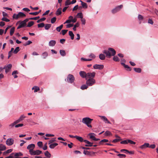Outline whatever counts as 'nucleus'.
I'll use <instances>...</instances> for the list:
<instances>
[{
    "label": "nucleus",
    "mask_w": 158,
    "mask_h": 158,
    "mask_svg": "<svg viewBox=\"0 0 158 158\" xmlns=\"http://www.w3.org/2000/svg\"><path fill=\"white\" fill-rule=\"evenodd\" d=\"M102 52L106 54V57L110 58L112 56H114L116 54V51L112 48H109L108 50H104Z\"/></svg>",
    "instance_id": "f257e3e1"
},
{
    "label": "nucleus",
    "mask_w": 158,
    "mask_h": 158,
    "mask_svg": "<svg viewBox=\"0 0 158 158\" xmlns=\"http://www.w3.org/2000/svg\"><path fill=\"white\" fill-rule=\"evenodd\" d=\"M26 15L23 13L22 12H19L18 14H14L13 15V19H18L19 18H22L26 17Z\"/></svg>",
    "instance_id": "f03ea898"
},
{
    "label": "nucleus",
    "mask_w": 158,
    "mask_h": 158,
    "mask_svg": "<svg viewBox=\"0 0 158 158\" xmlns=\"http://www.w3.org/2000/svg\"><path fill=\"white\" fill-rule=\"evenodd\" d=\"M93 120V119H92L90 118L89 117H85L82 119V122L83 123L87 125L91 123Z\"/></svg>",
    "instance_id": "7ed1b4c3"
},
{
    "label": "nucleus",
    "mask_w": 158,
    "mask_h": 158,
    "mask_svg": "<svg viewBox=\"0 0 158 158\" xmlns=\"http://www.w3.org/2000/svg\"><path fill=\"white\" fill-rule=\"evenodd\" d=\"M95 83V80L94 78L88 79L86 81L87 86H92Z\"/></svg>",
    "instance_id": "20e7f679"
},
{
    "label": "nucleus",
    "mask_w": 158,
    "mask_h": 158,
    "mask_svg": "<svg viewBox=\"0 0 158 158\" xmlns=\"http://www.w3.org/2000/svg\"><path fill=\"white\" fill-rule=\"evenodd\" d=\"M74 80L75 78L73 75H68L67 78V81L68 82L72 83L74 81Z\"/></svg>",
    "instance_id": "39448f33"
},
{
    "label": "nucleus",
    "mask_w": 158,
    "mask_h": 158,
    "mask_svg": "<svg viewBox=\"0 0 158 158\" xmlns=\"http://www.w3.org/2000/svg\"><path fill=\"white\" fill-rule=\"evenodd\" d=\"M123 7V5H122L118 6L112 10L111 12L113 14H114L119 11Z\"/></svg>",
    "instance_id": "423d86ee"
},
{
    "label": "nucleus",
    "mask_w": 158,
    "mask_h": 158,
    "mask_svg": "<svg viewBox=\"0 0 158 158\" xmlns=\"http://www.w3.org/2000/svg\"><path fill=\"white\" fill-rule=\"evenodd\" d=\"M96 73L95 72L88 73H87L86 80L87 79L94 78L95 77Z\"/></svg>",
    "instance_id": "0eeeda50"
},
{
    "label": "nucleus",
    "mask_w": 158,
    "mask_h": 158,
    "mask_svg": "<svg viewBox=\"0 0 158 158\" xmlns=\"http://www.w3.org/2000/svg\"><path fill=\"white\" fill-rule=\"evenodd\" d=\"M35 148V145L34 144H31L29 145L27 147V148L29 150V152L30 154L32 152L33 150Z\"/></svg>",
    "instance_id": "6e6552de"
},
{
    "label": "nucleus",
    "mask_w": 158,
    "mask_h": 158,
    "mask_svg": "<svg viewBox=\"0 0 158 158\" xmlns=\"http://www.w3.org/2000/svg\"><path fill=\"white\" fill-rule=\"evenodd\" d=\"M42 153V152L37 150L36 151L33 150L30 154L31 155H39Z\"/></svg>",
    "instance_id": "1a4fd4ad"
},
{
    "label": "nucleus",
    "mask_w": 158,
    "mask_h": 158,
    "mask_svg": "<svg viewBox=\"0 0 158 158\" xmlns=\"http://www.w3.org/2000/svg\"><path fill=\"white\" fill-rule=\"evenodd\" d=\"M14 140L13 139H8L6 141V143L8 146H10L14 143Z\"/></svg>",
    "instance_id": "9d476101"
},
{
    "label": "nucleus",
    "mask_w": 158,
    "mask_h": 158,
    "mask_svg": "<svg viewBox=\"0 0 158 158\" xmlns=\"http://www.w3.org/2000/svg\"><path fill=\"white\" fill-rule=\"evenodd\" d=\"M29 20V19H26L21 22L19 21V22H20L19 25H20L22 27H25L26 25V23Z\"/></svg>",
    "instance_id": "9b49d317"
},
{
    "label": "nucleus",
    "mask_w": 158,
    "mask_h": 158,
    "mask_svg": "<svg viewBox=\"0 0 158 158\" xmlns=\"http://www.w3.org/2000/svg\"><path fill=\"white\" fill-rule=\"evenodd\" d=\"M12 66V65L11 64H8L6 66H5L3 68V69H5V72L6 73H8L10 70Z\"/></svg>",
    "instance_id": "f8f14e48"
},
{
    "label": "nucleus",
    "mask_w": 158,
    "mask_h": 158,
    "mask_svg": "<svg viewBox=\"0 0 158 158\" xmlns=\"http://www.w3.org/2000/svg\"><path fill=\"white\" fill-rule=\"evenodd\" d=\"M93 68L95 69H102L104 68L103 65L96 64L93 66Z\"/></svg>",
    "instance_id": "ddd939ff"
},
{
    "label": "nucleus",
    "mask_w": 158,
    "mask_h": 158,
    "mask_svg": "<svg viewBox=\"0 0 158 158\" xmlns=\"http://www.w3.org/2000/svg\"><path fill=\"white\" fill-rule=\"evenodd\" d=\"M80 76L83 78H85L86 80L87 73L84 71H81L79 73Z\"/></svg>",
    "instance_id": "4468645a"
},
{
    "label": "nucleus",
    "mask_w": 158,
    "mask_h": 158,
    "mask_svg": "<svg viewBox=\"0 0 158 158\" xmlns=\"http://www.w3.org/2000/svg\"><path fill=\"white\" fill-rule=\"evenodd\" d=\"M83 153L85 155L91 156L94 155L95 152H90L87 150H84L83 151Z\"/></svg>",
    "instance_id": "2eb2a0df"
},
{
    "label": "nucleus",
    "mask_w": 158,
    "mask_h": 158,
    "mask_svg": "<svg viewBox=\"0 0 158 158\" xmlns=\"http://www.w3.org/2000/svg\"><path fill=\"white\" fill-rule=\"evenodd\" d=\"M99 116L101 118V119L105 122V123H107L109 124L111 123L108 120L107 118L105 116Z\"/></svg>",
    "instance_id": "dca6fc26"
},
{
    "label": "nucleus",
    "mask_w": 158,
    "mask_h": 158,
    "mask_svg": "<svg viewBox=\"0 0 158 158\" xmlns=\"http://www.w3.org/2000/svg\"><path fill=\"white\" fill-rule=\"evenodd\" d=\"M149 144L148 143H145L143 145L141 146L140 147L141 149H144L146 148L149 147Z\"/></svg>",
    "instance_id": "f3484780"
},
{
    "label": "nucleus",
    "mask_w": 158,
    "mask_h": 158,
    "mask_svg": "<svg viewBox=\"0 0 158 158\" xmlns=\"http://www.w3.org/2000/svg\"><path fill=\"white\" fill-rule=\"evenodd\" d=\"M121 64L123 65L125 68L127 69V70L129 71H131V68H130L128 65L125 64L124 63H121Z\"/></svg>",
    "instance_id": "a211bd4d"
},
{
    "label": "nucleus",
    "mask_w": 158,
    "mask_h": 158,
    "mask_svg": "<svg viewBox=\"0 0 158 158\" xmlns=\"http://www.w3.org/2000/svg\"><path fill=\"white\" fill-rule=\"evenodd\" d=\"M56 44V42L54 40H51L49 43V45L50 46H54Z\"/></svg>",
    "instance_id": "6ab92c4d"
},
{
    "label": "nucleus",
    "mask_w": 158,
    "mask_h": 158,
    "mask_svg": "<svg viewBox=\"0 0 158 158\" xmlns=\"http://www.w3.org/2000/svg\"><path fill=\"white\" fill-rule=\"evenodd\" d=\"M61 10L62 9L61 8H59L56 10V15L58 16L60 15L61 14Z\"/></svg>",
    "instance_id": "aec40b11"
},
{
    "label": "nucleus",
    "mask_w": 158,
    "mask_h": 158,
    "mask_svg": "<svg viewBox=\"0 0 158 158\" xmlns=\"http://www.w3.org/2000/svg\"><path fill=\"white\" fill-rule=\"evenodd\" d=\"M80 2H81V5L83 8L86 9L87 8V5L86 3L83 2L81 0H80Z\"/></svg>",
    "instance_id": "412c9836"
},
{
    "label": "nucleus",
    "mask_w": 158,
    "mask_h": 158,
    "mask_svg": "<svg viewBox=\"0 0 158 158\" xmlns=\"http://www.w3.org/2000/svg\"><path fill=\"white\" fill-rule=\"evenodd\" d=\"M6 149V146L2 144H0V150L4 151Z\"/></svg>",
    "instance_id": "4be33fe9"
},
{
    "label": "nucleus",
    "mask_w": 158,
    "mask_h": 158,
    "mask_svg": "<svg viewBox=\"0 0 158 158\" xmlns=\"http://www.w3.org/2000/svg\"><path fill=\"white\" fill-rule=\"evenodd\" d=\"M58 144L57 143H55L51 144L49 145V148L51 149L54 148L55 147L57 146Z\"/></svg>",
    "instance_id": "5701e85b"
},
{
    "label": "nucleus",
    "mask_w": 158,
    "mask_h": 158,
    "mask_svg": "<svg viewBox=\"0 0 158 158\" xmlns=\"http://www.w3.org/2000/svg\"><path fill=\"white\" fill-rule=\"evenodd\" d=\"M60 55L63 56H65L66 53L65 51L63 50H60Z\"/></svg>",
    "instance_id": "b1692460"
},
{
    "label": "nucleus",
    "mask_w": 158,
    "mask_h": 158,
    "mask_svg": "<svg viewBox=\"0 0 158 158\" xmlns=\"http://www.w3.org/2000/svg\"><path fill=\"white\" fill-rule=\"evenodd\" d=\"M32 89L33 90H34V92H37L39 90H40V88L36 86H34L32 88Z\"/></svg>",
    "instance_id": "393cba45"
},
{
    "label": "nucleus",
    "mask_w": 158,
    "mask_h": 158,
    "mask_svg": "<svg viewBox=\"0 0 158 158\" xmlns=\"http://www.w3.org/2000/svg\"><path fill=\"white\" fill-rule=\"evenodd\" d=\"M69 35L71 37V39L72 40H73L74 39V35L73 33V32L71 31H69Z\"/></svg>",
    "instance_id": "a878e982"
},
{
    "label": "nucleus",
    "mask_w": 158,
    "mask_h": 158,
    "mask_svg": "<svg viewBox=\"0 0 158 158\" xmlns=\"http://www.w3.org/2000/svg\"><path fill=\"white\" fill-rule=\"evenodd\" d=\"M99 58L101 60H104L105 59V56L103 54H100L99 55Z\"/></svg>",
    "instance_id": "bb28decb"
},
{
    "label": "nucleus",
    "mask_w": 158,
    "mask_h": 158,
    "mask_svg": "<svg viewBox=\"0 0 158 158\" xmlns=\"http://www.w3.org/2000/svg\"><path fill=\"white\" fill-rule=\"evenodd\" d=\"M52 25L50 24H46L45 25L44 28L45 30H48L51 27Z\"/></svg>",
    "instance_id": "cd10ccee"
},
{
    "label": "nucleus",
    "mask_w": 158,
    "mask_h": 158,
    "mask_svg": "<svg viewBox=\"0 0 158 158\" xmlns=\"http://www.w3.org/2000/svg\"><path fill=\"white\" fill-rule=\"evenodd\" d=\"M44 155L46 156L49 158H50L51 156V154L48 151H46L45 152Z\"/></svg>",
    "instance_id": "c85d7f7f"
},
{
    "label": "nucleus",
    "mask_w": 158,
    "mask_h": 158,
    "mask_svg": "<svg viewBox=\"0 0 158 158\" xmlns=\"http://www.w3.org/2000/svg\"><path fill=\"white\" fill-rule=\"evenodd\" d=\"M76 139L80 142H82L84 141V139L82 137L77 135L76 137Z\"/></svg>",
    "instance_id": "c756f323"
},
{
    "label": "nucleus",
    "mask_w": 158,
    "mask_h": 158,
    "mask_svg": "<svg viewBox=\"0 0 158 158\" xmlns=\"http://www.w3.org/2000/svg\"><path fill=\"white\" fill-rule=\"evenodd\" d=\"M93 134H94L92 133H90L89 134V135L90 136V139H92L94 140L95 141V140H96V138L93 135Z\"/></svg>",
    "instance_id": "7c9ffc66"
},
{
    "label": "nucleus",
    "mask_w": 158,
    "mask_h": 158,
    "mask_svg": "<svg viewBox=\"0 0 158 158\" xmlns=\"http://www.w3.org/2000/svg\"><path fill=\"white\" fill-rule=\"evenodd\" d=\"M63 25L62 24L60 25V26L57 27L56 28V30L58 32H60L61 30V29L63 28Z\"/></svg>",
    "instance_id": "2f4dec72"
},
{
    "label": "nucleus",
    "mask_w": 158,
    "mask_h": 158,
    "mask_svg": "<svg viewBox=\"0 0 158 158\" xmlns=\"http://www.w3.org/2000/svg\"><path fill=\"white\" fill-rule=\"evenodd\" d=\"M48 53L47 52H44L42 53V56H43L44 59H45L48 56Z\"/></svg>",
    "instance_id": "473e14b6"
},
{
    "label": "nucleus",
    "mask_w": 158,
    "mask_h": 158,
    "mask_svg": "<svg viewBox=\"0 0 158 158\" xmlns=\"http://www.w3.org/2000/svg\"><path fill=\"white\" fill-rule=\"evenodd\" d=\"M15 30V27H13L11 28L10 30V35H12L13 34H14Z\"/></svg>",
    "instance_id": "72a5a7b5"
},
{
    "label": "nucleus",
    "mask_w": 158,
    "mask_h": 158,
    "mask_svg": "<svg viewBox=\"0 0 158 158\" xmlns=\"http://www.w3.org/2000/svg\"><path fill=\"white\" fill-rule=\"evenodd\" d=\"M79 23L78 22H77V23H76L75 24V25H74V27L73 28V30L74 31H76V27H78L79 26Z\"/></svg>",
    "instance_id": "f704fd0d"
},
{
    "label": "nucleus",
    "mask_w": 158,
    "mask_h": 158,
    "mask_svg": "<svg viewBox=\"0 0 158 158\" xmlns=\"http://www.w3.org/2000/svg\"><path fill=\"white\" fill-rule=\"evenodd\" d=\"M77 16L78 17V18L82 19L83 18V15L82 13H77Z\"/></svg>",
    "instance_id": "c9c22d12"
},
{
    "label": "nucleus",
    "mask_w": 158,
    "mask_h": 158,
    "mask_svg": "<svg viewBox=\"0 0 158 158\" xmlns=\"http://www.w3.org/2000/svg\"><path fill=\"white\" fill-rule=\"evenodd\" d=\"M134 69L135 71L137 73H140L141 72V69L140 68H134Z\"/></svg>",
    "instance_id": "e433bc0d"
},
{
    "label": "nucleus",
    "mask_w": 158,
    "mask_h": 158,
    "mask_svg": "<svg viewBox=\"0 0 158 158\" xmlns=\"http://www.w3.org/2000/svg\"><path fill=\"white\" fill-rule=\"evenodd\" d=\"M19 47H17L15 48V49L14 51L13 52L14 54H17L19 51Z\"/></svg>",
    "instance_id": "4c0bfd02"
},
{
    "label": "nucleus",
    "mask_w": 158,
    "mask_h": 158,
    "mask_svg": "<svg viewBox=\"0 0 158 158\" xmlns=\"http://www.w3.org/2000/svg\"><path fill=\"white\" fill-rule=\"evenodd\" d=\"M108 141H109L108 139H104L100 141L99 143L101 144H102L103 143L107 142H108Z\"/></svg>",
    "instance_id": "58836bf2"
},
{
    "label": "nucleus",
    "mask_w": 158,
    "mask_h": 158,
    "mask_svg": "<svg viewBox=\"0 0 158 158\" xmlns=\"http://www.w3.org/2000/svg\"><path fill=\"white\" fill-rule=\"evenodd\" d=\"M117 156H119L120 158H125L126 157V155L125 154H118Z\"/></svg>",
    "instance_id": "ea45409f"
},
{
    "label": "nucleus",
    "mask_w": 158,
    "mask_h": 158,
    "mask_svg": "<svg viewBox=\"0 0 158 158\" xmlns=\"http://www.w3.org/2000/svg\"><path fill=\"white\" fill-rule=\"evenodd\" d=\"M71 2L70 0H66L64 5L66 6L69 5L71 4Z\"/></svg>",
    "instance_id": "a19ab883"
},
{
    "label": "nucleus",
    "mask_w": 158,
    "mask_h": 158,
    "mask_svg": "<svg viewBox=\"0 0 158 158\" xmlns=\"http://www.w3.org/2000/svg\"><path fill=\"white\" fill-rule=\"evenodd\" d=\"M86 144H85V146L86 147H92L93 146V143H91L89 141Z\"/></svg>",
    "instance_id": "79ce46f5"
},
{
    "label": "nucleus",
    "mask_w": 158,
    "mask_h": 158,
    "mask_svg": "<svg viewBox=\"0 0 158 158\" xmlns=\"http://www.w3.org/2000/svg\"><path fill=\"white\" fill-rule=\"evenodd\" d=\"M89 57L91 58V59H94L96 57L95 55L93 53L90 54L89 56Z\"/></svg>",
    "instance_id": "37998d69"
},
{
    "label": "nucleus",
    "mask_w": 158,
    "mask_h": 158,
    "mask_svg": "<svg viewBox=\"0 0 158 158\" xmlns=\"http://www.w3.org/2000/svg\"><path fill=\"white\" fill-rule=\"evenodd\" d=\"M34 24V22L33 21H31L29 22L28 23L27 27H30L32 26Z\"/></svg>",
    "instance_id": "c03bdc74"
},
{
    "label": "nucleus",
    "mask_w": 158,
    "mask_h": 158,
    "mask_svg": "<svg viewBox=\"0 0 158 158\" xmlns=\"http://www.w3.org/2000/svg\"><path fill=\"white\" fill-rule=\"evenodd\" d=\"M88 87V86L87 85H83L81 86V89L82 90H84L85 89H87Z\"/></svg>",
    "instance_id": "a18cd8bd"
},
{
    "label": "nucleus",
    "mask_w": 158,
    "mask_h": 158,
    "mask_svg": "<svg viewBox=\"0 0 158 158\" xmlns=\"http://www.w3.org/2000/svg\"><path fill=\"white\" fill-rule=\"evenodd\" d=\"M113 60L115 61H119V59L117 56H114L113 57Z\"/></svg>",
    "instance_id": "49530a36"
},
{
    "label": "nucleus",
    "mask_w": 158,
    "mask_h": 158,
    "mask_svg": "<svg viewBox=\"0 0 158 158\" xmlns=\"http://www.w3.org/2000/svg\"><path fill=\"white\" fill-rule=\"evenodd\" d=\"M37 26L39 28L43 27L45 26V24L43 23H40L38 24Z\"/></svg>",
    "instance_id": "de8ad7c7"
},
{
    "label": "nucleus",
    "mask_w": 158,
    "mask_h": 158,
    "mask_svg": "<svg viewBox=\"0 0 158 158\" xmlns=\"http://www.w3.org/2000/svg\"><path fill=\"white\" fill-rule=\"evenodd\" d=\"M56 17H54L51 19V22L52 23H54L56 20Z\"/></svg>",
    "instance_id": "09e8293b"
},
{
    "label": "nucleus",
    "mask_w": 158,
    "mask_h": 158,
    "mask_svg": "<svg viewBox=\"0 0 158 158\" xmlns=\"http://www.w3.org/2000/svg\"><path fill=\"white\" fill-rule=\"evenodd\" d=\"M12 151V149H9L7 150H6V151L4 152H3V154L4 155H5L6 154L9 153L10 152H11Z\"/></svg>",
    "instance_id": "8fccbe9b"
},
{
    "label": "nucleus",
    "mask_w": 158,
    "mask_h": 158,
    "mask_svg": "<svg viewBox=\"0 0 158 158\" xmlns=\"http://www.w3.org/2000/svg\"><path fill=\"white\" fill-rule=\"evenodd\" d=\"M127 142L128 143H130L131 144H135L136 143L135 142L130 139H127Z\"/></svg>",
    "instance_id": "3c124183"
},
{
    "label": "nucleus",
    "mask_w": 158,
    "mask_h": 158,
    "mask_svg": "<svg viewBox=\"0 0 158 158\" xmlns=\"http://www.w3.org/2000/svg\"><path fill=\"white\" fill-rule=\"evenodd\" d=\"M105 134L106 136H109V135H111V133L110 131H107L105 132Z\"/></svg>",
    "instance_id": "603ef678"
},
{
    "label": "nucleus",
    "mask_w": 158,
    "mask_h": 158,
    "mask_svg": "<svg viewBox=\"0 0 158 158\" xmlns=\"http://www.w3.org/2000/svg\"><path fill=\"white\" fill-rule=\"evenodd\" d=\"M122 140V139H115L114 140H113L112 141V142L114 143H116V142H117L120 141V140Z\"/></svg>",
    "instance_id": "864d4df0"
},
{
    "label": "nucleus",
    "mask_w": 158,
    "mask_h": 158,
    "mask_svg": "<svg viewBox=\"0 0 158 158\" xmlns=\"http://www.w3.org/2000/svg\"><path fill=\"white\" fill-rule=\"evenodd\" d=\"M81 60H82L87 61H90L92 60V59H86L83 57H82L81 58Z\"/></svg>",
    "instance_id": "5fc2aeb1"
},
{
    "label": "nucleus",
    "mask_w": 158,
    "mask_h": 158,
    "mask_svg": "<svg viewBox=\"0 0 158 158\" xmlns=\"http://www.w3.org/2000/svg\"><path fill=\"white\" fill-rule=\"evenodd\" d=\"M55 139V138H53L51 140H49L48 142V144H49L55 142L56 141Z\"/></svg>",
    "instance_id": "6e6d98bb"
},
{
    "label": "nucleus",
    "mask_w": 158,
    "mask_h": 158,
    "mask_svg": "<svg viewBox=\"0 0 158 158\" xmlns=\"http://www.w3.org/2000/svg\"><path fill=\"white\" fill-rule=\"evenodd\" d=\"M40 18V16H38L35 17L31 18L28 19H29V20H36L39 19Z\"/></svg>",
    "instance_id": "4d7b16f0"
},
{
    "label": "nucleus",
    "mask_w": 158,
    "mask_h": 158,
    "mask_svg": "<svg viewBox=\"0 0 158 158\" xmlns=\"http://www.w3.org/2000/svg\"><path fill=\"white\" fill-rule=\"evenodd\" d=\"M15 123L14 122L13 123H11L10 125H9V127L10 128H13L14 126H15Z\"/></svg>",
    "instance_id": "13d9d810"
},
{
    "label": "nucleus",
    "mask_w": 158,
    "mask_h": 158,
    "mask_svg": "<svg viewBox=\"0 0 158 158\" xmlns=\"http://www.w3.org/2000/svg\"><path fill=\"white\" fill-rule=\"evenodd\" d=\"M2 20L3 21H5L6 22H9L10 21L9 19L5 17L2 18Z\"/></svg>",
    "instance_id": "bf43d9fd"
},
{
    "label": "nucleus",
    "mask_w": 158,
    "mask_h": 158,
    "mask_svg": "<svg viewBox=\"0 0 158 158\" xmlns=\"http://www.w3.org/2000/svg\"><path fill=\"white\" fill-rule=\"evenodd\" d=\"M37 145L39 147L41 148L43 145V143L42 142L39 141L37 143Z\"/></svg>",
    "instance_id": "052dcab7"
},
{
    "label": "nucleus",
    "mask_w": 158,
    "mask_h": 158,
    "mask_svg": "<svg viewBox=\"0 0 158 158\" xmlns=\"http://www.w3.org/2000/svg\"><path fill=\"white\" fill-rule=\"evenodd\" d=\"M120 143L123 144H127L128 143L127 139L122 141Z\"/></svg>",
    "instance_id": "680f3d73"
},
{
    "label": "nucleus",
    "mask_w": 158,
    "mask_h": 158,
    "mask_svg": "<svg viewBox=\"0 0 158 158\" xmlns=\"http://www.w3.org/2000/svg\"><path fill=\"white\" fill-rule=\"evenodd\" d=\"M39 14V12H31L29 13V14L31 15H36Z\"/></svg>",
    "instance_id": "e2e57ef3"
},
{
    "label": "nucleus",
    "mask_w": 158,
    "mask_h": 158,
    "mask_svg": "<svg viewBox=\"0 0 158 158\" xmlns=\"http://www.w3.org/2000/svg\"><path fill=\"white\" fill-rule=\"evenodd\" d=\"M26 117L24 115H22L19 118V119L21 121H22Z\"/></svg>",
    "instance_id": "0e129e2a"
},
{
    "label": "nucleus",
    "mask_w": 158,
    "mask_h": 158,
    "mask_svg": "<svg viewBox=\"0 0 158 158\" xmlns=\"http://www.w3.org/2000/svg\"><path fill=\"white\" fill-rule=\"evenodd\" d=\"M138 19L139 20H142L143 19V17L141 15H139L138 16Z\"/></svg>",
    "instance_id": "69168bd1"
},
{
    "label": "nucleus",
    "mask_w": 158,
    "mask_h": 158,
    "mask_svg": "<svg viewBox=\"0 0 158 158\" xmlns=\"http://www.w3.org/2000/svg\"><path fill=\"white\" fill-rule=\"evenodd\" d=\"M67 30H63L62 31V34L63 35H64L68 31Z\"/></svg>",
    "instance_id": "338daca9"
},
{
    "label": "nucleus",
    "mask_w": 158,
    "mask_h": 158,
    "mask_svg": "<svg viewBox=\"0 0 158 158\" xmlns=\"http://www.w3.org/2000/svg\"><path fill=\"white\" fill-rule=\"evenodd\" d=\"M81 21L83 24L85 25V24L86 21L85 19L83 18L82 19H81Z\"/></svg>",
    "instance_id": "774afa93"
}]
</instances>
